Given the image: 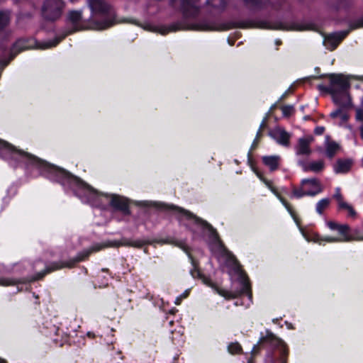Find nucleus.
<instances>
[{
	"mask_svg": "<svg viewBox=\"0 0 363 363\" xmlns=\"http://www.w3.org/2000/svg\"><path fill=\"white\" fill-rule=\"evenodd\" d=\"M163 206L166 209L174 212L179 223L192 232L194 238H196L199 235L200 232L208 233L211 240L210 247L211 251L216 255L219 262L229 269L228 273L230 274L233 272L238 276L240 289L235 291H229L218 289L206 277H202L203 282L214 288L219 295L227 299L234 298L241 294H246L249 300L248 306L252 302V293L249 280L241 270L240 266L235 257L224 247L213 227L206 221L198 218L184 208L174 205L163 204Z\"/></svg>",
	"mask_w": 363,
	"mask_h": 363,
	"instance_id": "nucleus-1",
	"label": "nucleus"
},
{
	"mask_svg": "<svg viewBox=\"0 0 363 363\" xmlns=\"http://www.w3.org/2000/svg\"><path fill=\"white\" fill-rule=\"evenodd\" d=\"M255 173L256 174L257 177L261 181H262L265 184V185L271 190V191L278 198V199L281 201L283 206L286 208L287 211L289 213L291 216L293 218V219L298 226L303 237L308 242H317L320 245L323 241L327 242H347L350 240V236L348 235L349 226L346 224L342 225L334 221H328L326 223V225L330 230H337L340 234V236L338 237L325 236L322 238L318 234L314 232L304 230L302 228L299 226L298 219L289 203L283 197H281V195L278 193V191L272 186L271 182L265 179L263 177L262 174L257 170H255Z\"/></svg>",
	"mask_w": 363,
	"mask_h": 363,
	"instance_id": "nucleus-2",
	"label": "nucleus"
},
{
	"mask_svg": "<svg viewBox=\"0 0 363 363\" xmlns=\"http://www.w3.org/2000/svg\"><path fill=\"white\" fill-rule=\"evenodd\" d=\"M91 10L89 28L97 30L106 29L113 25V11L103 0H88Z\"/></svg>",
	"mask_w": 363,
	"mask_h": 363,
	"instance_id": "nucleus-3",
	"label": "nucleus"
},
{
	"mask_svg": "<svg viewBox=\"0 0 363 363\" xmlns=\"http://www.w3.org/2000/svg\"><path fill=\"white\" fill-rule=\"evenodd\" d=\"M329 91L332 94L334 102L345 108L352 107V99L348 90L352 85V80L356 77H346L342 74H330Z\"/></svg>",
	"mask_w": 363,
	"mask_h": 363,
	"instance_id": "nucleus-4",
	"label": "nucleus"
},
{
	"mask_svg": "<svg viewBox=\"0 0 363 363\" xmlns=\"http://www.w3.org/2000/svg\"><path fill=\"white\" fill-rule=\"evenodd\" d=\"M67 22L72 27L69 31L65 33L62 37L56 38L53 40L42 43L39 48L42 49H47L55 47L68 34L84 28V26L82 25V12L79 11H69L68 13Z\"/></svg>",
	"mask_w": 363,
	"mask_h": 363,
	"instance_id": "nucleus-5",
	"label": "nucleus"
},
{
	"mask_svg": "<svg viewBox=\"0 0 363 363\" xmlns=\"http://www.w3.org/2000/svg\"><path fill=\"white\" fill-rule=\"evenodd\" d=\"M322 191V186L317 179H304L299 189H294L291 198L300 199L304 196H315Z\"/></svg>",
	"mask_w": 363,
	"mask_h": 363,
	"instance_id": "nucleus-6",
	"label": "nucleus"
},
{
	"mask_svg": "<svg viewBox=\"0 0 363 363\" xmlns=\"http://www.w3.org/2000/svg\"><path fill=\"white\" fill-rule=\"evenodd\" d=\"M62 0H46L42 7L43 16L48 21L59 18L64 8Z\"/></svg>",
	"mask_w": 363,
	"mask_h": 363,
	"instance_id": "nucleus-7",
	"label": "nucleus"
},
{
	"mask_svg": "<svg viewBox=\"0 0 363 363\" xmlns=\"http://www.w3.org/2000/svg\"><path fill=\"white\" fill-rule=\"evenodd\" d=\"M347 34L348 31L344 30L328 35L324 39V45L327 49L333 50Z\"/></svg>",
	"mask_w": 363,
	"mask_h": 363,
	"instance_id": "nucleus-8",
	"label": "nucleus"
},
{
	"mask_svg": "<svg viewBox=\"0 0 363 363\" xmlns=\"http://www.w3.org/2000/svg\"><path fill=\"white\" fill-rule=\"evenodd\" d=\"M298 164L304 172H313L315 173L321 172L325 167L323 160H318L313 162H306L301 160L298 161Z\"/></svg>",
	"mask_w": 363,
	"mask_h": 363,
	"instance_id": "nucleus-9",
	"label": "nucleus"
},
{
	"mask_svg": "<svg viewBox=\"0 0 363 363\" xmlns=\"http://www.w3.org/2000/svg\"><path fill=\"white\" fill-rule=\"evenodd\" d=\"M269 135L279 144L284 146L289 145L290 135L283 128L280 127L274 128L270 131Z\"/></svg>",
	"mask_w": 363,
	"mask_h": 363,
	"instance_id": "nucleus-10",
	"label": "nucleus"
},
{
	"mask_svg": "<svg viewBox=\"0 0 363 363\" xmlns=\"http://www.w3.org/2000/svg\"><path fill=\"white\" fill-rule=\"evenodd\" d=\"M313 140L311 135L301 138L298 140L296 147V153L297 155H309L311 152L310 145Z\"/></svg>",
	"mask_w": 363,
	"mask_h": 363,
	"instance_id": "nucleus-11",
	"label": "nucleus"
},
{
	"mask_svg": "<svg viewBox=\"0 0 363 363\" xmlns=\"http://www.w3.org/2000/svg\"><path fill=\"white\" fill-rule=\"evenodd\" d=\"M352 165L351 160H338L333 166V170L335 174H346L350 170Z\"/></svg>",
	"mask_w": 363,
	"mask_h": 363,
	"instance_id": "nucleus-12",
	"label": "nucleus"
},
{
	"mask_svg": "<svg viewBox=\"0 0 363 363\" xmlns=\"http://www.w3.org/2000/svg\"><path fill=\"white\" fill-rule=\"evenodd\" d=\"M262 162L270 171H275L279 165L280 157L278 155L264 156L262 157Z\"/></svg>",
	"mask_w": 363,
	"mask_h": 363,
	"instance_id": "nucleus-13",
	"label": "nucleus"
},
{
	"mask_svg": "<svg viewBox=\"0 0 363 363\" xmlns=\"http://www.w3.org/2000/svg\"><path fill=\"white\" fill-rule=\"evenodd\" d=\"M330 117L336 121L340 125H342L349 118V114L342 108H340L330 113Z\"/></svg>",
	"mask_w": 363,
	"mask_h": 363,
	"instance_id": "nucleus-14",
	"label": "nucleus"
},
{
	"mask_svg": "<svg viewBox=\"0 0 363 363\" xmlns=\"http://www.w3.org/2000/svg\"><path fill=\"white\" fill-rule=\"evenodd\" d=\"M160 242L162 244H172V245H176V246L180 247L181 249H182L184 252H186L188 254L189 257L191 261L192 265L196 269V264L195 263V261L192 259L191 255L188 253V247H187L186 245L183 241H179V240H176L174 239H167V240H161Z\"/></svg>",
	"mask_w": 363,
	"mask_h": 363,
	"instance_id": "nucleus-15",
	"label": "nucleus"
},
{
	"mask_svg": "<svg viewBox=\"0 0 363 363\" xmlns=\"http://www.w3.org/2000/svg\"><path fill=\"white\" fill-rule=\"evenodd\" d=\"M33 47V43L26 40H19L13 45L12 52L16 55L17 52L24 50L30 49Z\"/></svg>",
	"mask_w": 363,
	"mask_h": 363,
	"instance_id": "nucleus-16",
	"label": "nucleus"
},
{
	"mask_svg": "<svg viewBox=\"0 0 363 363\" xmlns=\"http://www.w3.org/2000/svg\"><path fill=\"white\" fill-rule=\"evenodd\" d=\"M340 147L337 143L333 141H327L325 147L326 155L332 158L338 151Z\"/></svg>",
	"mask_w": 363,
	"mask_h": 363,
	"instance_id": "nucleus-17",
	"label": "nucleus"
},
{
	"mask_svg": "<svg viewBox=\"0 0 363 363\" xmlns=\"http://www.w3.org/2000/svg\"><path fill=\"white\" fill-rule=\"evenodd\" d=\"M276 352H278L281 356L280 363H286L283 356L287 354V347L284 342H277Z\"/></svg>",
	"mask_w": 363,
	"mask_h": 363,
	"instance_id": "nucleus-18",
	"label": "nucleus"
},
{
	"mask_svg": "<svg viewBox=\"0 0 363 363\" xmlns=\"http://www.w3.org/2000/svg\"><path fill=\"white\" fill-rule=\"evenodd\" d=\"M330 201L329 199H323L320 200L315 207L316 212L321 215L323 214L324 210H325L330 205Z\"/></svg>",
	"mask_w": 363,
	"mask_h": 363,
	"instance_id": "nucleus-19",
	"label": "nucleus"
},
{
	"mask_svg": "<svg viewBox=\"0 0 363 363\" xmlns=\"http://www.w3.org/2000/svg\"><path fill=\"white\" fill-rule=\"evenodd\" d=\"M20 282H21V281L19 279L6 278V277H0V286H8L18 284Z\"/></svg>",
	"mask_w": 363,
	"mask_h": 363,
	"instance_id": "nucleus-20",
	"label": "nucleus"
},
{
	"mask_svg": "<svg viewBox=\"0 0 363 363\" xmlns=\"http://www.w3.org/2000/svg\"><path fill=\"white\" fill-rule=\"evenodd\" d=\"M207 4L213 8L223 9L226 5V0H207Z\"/></svg>",
	"mask_w": 363,
	"mask_h": 363,
	"instance_id": "nucleus-21",
	"label": "nucleus"
},
{
	"mask_svg": "<svg viewBox=\"0 0 363 363\" xmlns=\"http://www.w3.org/2000/svg\"><path fill=\"white\" fill-rule=\"evenodd\" d=\"M228 350L230 354H235L240 353L242 351V348L238 342H232L228 346Z\"/></svg>",
	"mask_w": 363,
	"mask_h": 363,
	"instance_id": "nucleus-22",
	"label": "nucleus"
},
{
	"mask_svg": "<svg viewBox=\"0 0 363 363\" xmlns=\"http://www.w3.org/2000/svg\"><path fill=\"white\" fill-rule=\"evenodd\" d=\"M9 21V14L7 12H0V30L6 26Z\"/></svg>",
	"mask_w": 363,
	"mask_h": 363,
	"instance_id": "nucleus-23",
	"label": "nucleus"
},
{
	"mask_svg": "<svg viewBox=\"0 0 363 363\" xmlns=\"http://www.w3.org/2000/svg\"><path fill=\"white\" fill-rule=\"evenodd\" d=\"M145 241L141 240H133L126 241L125 245L139 248L143 247L145 245Z\"/></svg>",
	"mask_w": 363,
	"mask_h": 363,
	"instance_id": "nucleus-24",
	"label": "nucleus"
},
{
	"mask_svg": "<svg viewBox=\"0 0 363 363\" xmlns=\"http://www.w3.org/2000/svg\"><path fill=\"white\" fill-rule=\"evenodd\" d=\"M267 0H244V1L252 6H262Z\"/></svg>",
	"mask_w": 363,
	"mask_h": 363,
	"instance_id": "nucleus-25",
	"label": "nucleus"
},
{
	"mask_svg": "<svg viewBox=\"0 0 363 363\" xmlns=\"http://www.w3.org/2000/svg\"><path fill=\"white\" fill-rule=\"evenodd\" d=\"M151 30L158 32L162 35H165L169 32L170 29L164 26H153L151 28Z\"/></svg>",
	"mask_w": 363,
	"mask_h": 363,
	"instance_id": "nucleus-26",
	"label": "nucleus"
},
{
	"mask_svg": "<svg viewBox=\"0 0 363 363\" xmlns=\"http://www.w3.org/2000/svg\"><path fill=\"white\" fill-rule=\"evenodd\" d=\"M281 111L284 116H289L294 112L293 106H284L281 107Z\"/></svg>",
	"mask_w": 363,
	"mask_h": 363,
	"instance_id": "nucleus-27",
	"label": "nucleus"
},
{
	"mask_svg": "<svg viewBox=\"0 0 363 363\" xmlns=\"http://www.w3.org/2000/svg\"><path fill=\"white\" fill-rule=\"evenodd\" d=\"M259 340H279L275 337L274 335L272 333L267 330L266 336L260 337Z\"/></svg>",
	"mask_w": 363,
	"mask_h": 363,
	"instance_id": "nucleus-28",
	"label": "nucleus"
},
{
	"mask_svg": "<svg viewBox=\"0 0 363 363\" xmlns=\"http://www.w3.org/2000/svg\"><path fill=\"white\" fill-rule=\"evenodd\" d=\"M356 120L357 121H363V109L362 108H357L356 109Z\"/></svg>",
	"mask_w": 363,
	"mask_h": 363,
	"instance_id": "nucleus-29",
	"label": "nucleus"
},
{
	"mask_svg": "<svg viewBox=\"0 0 363 363\" xmlns=\"http://www.w3.org/2000/svg\"><path fill=\"white\" fill-rule=\"evenodd\" d=\"M334 199H335V200L337 201L343 199V196L340 193V187H337L335 189V194H334L333 196Z\"/></svg>",
	"mask_w": 363,
	"mask_h": 363,
	"instance_id": "nucleus-30",
	"label": "nucleus"
},
{
	"mask_svg": "<svg viewBox=\"0 0 363 363\" xmlns=\"http://www.w3.org/2000/svg\"><path fill=\"white\" fill-rule=\"evenodd\" d=\"M337 203H338L339 208L341 209L347 210L350 206V205L348 204L347 203H346L345 201H344L343 199L337 201Z\"/></svg>",
	"mask_w": 363,
	"mask_h": 363,
	"instance_id": "nucleus-31",
	"label": "nucleus"
},
{
	"mask_svg": "<svg viewBox=\"0 0 363 363\" xmlns=\"http://www.w3.org/2000/svg\"><path fill=\"white\" fill-rule=\"evenodd\" d=\"M137 204L140 205V206H150L155 205V203L152 201H138L137 203Z\"/></svg>",
	"mask_w": 363,
	"mask_h": 363,
	"instance_id": "nucleus-32",
	"label": "nucleus"
},
{
	"mask_svg": "<svg viewBox=\"0 0 363 363\" xmlns=\"http://www.w3.org/2000/svg\"><path fill=\"white\" fill-rule=\"evenodd\" d=\"M347 212H348V215L351 217H355L356 216V212L353 209V208L350 206L347 209Z\"/></svg>",
	"mask_w": 363,
	"mask_h": 363,
	"instance_id": "nucleus-33",
	"label": "nucleus"
},
{
	"mask_svg": "<svg viewBox=\"0 0 363 363\" xmlns=\"http://www.w3.org/2000/svg\"><path fill=\"white\" fill-rule=\"evenodd\" d=\"M325 130V128L324 127H322V126H320V127H317L315 129V134L317 135H321L323 133Z\"/></svg>",
	"mask_w": 363,
	"mask_h": 363,
	"instance_id": "nucleus-34",
	"label": "nucleus"
},
{
	"mask_svg": "<svg viewBox=\"0 0 363 363\" xmlns=\"http://www.w3.org/2000/svg\"><path fill=\"white\" fill-rule=\"evenodd\" d=\"M354 86L357 89L362 88L363 89V79H361L359 82H357L356 84H354Z\"/></svg>",
	"mask_w": 363,
	"mask_h": 363,
	"instance_id": "nucleus-35",
	"label": "nucleus"
},
{
	"mask_svg": "<svg viewBox=\"0 0 363 363\" xmlns=\"http://www.w3.org/2000/svg\"><path fill=\"white\" fill-rule=\"evenodd\" d=\"M192 277H196V276H200L199 272H191Z\"/></svg>",
	"mask_w": 363,
	"mask_h": 363,
	"instance_id": "nucleus-36",
	"label": "nucleus"
},
{
	"mask_svg": "<svg viewBox=\"0 0 363 363\" xmlns=\"http://www.w3.org/2000/svg\"><path fill=\"white\" fill-rule=\"evenodd\" d=\"M188 295H189V291H186L182 295H181L180 298H184L187 297Z\"/></svg>",
	"mask_w": 363,
	"mask_h": 363,
	"instance_id": "nucleus-37",
	"label": "nucleus"
},
{
	"mask_svg": "<svg viewBox=\"0 0 363 363\" xmlns=\"http://www.w3.org/2000/svg\"><path fill=\"white\" fill-rule=\"evenodd\" d=\"M87 335H88L89 338H96V336H95V335L94 333H88Z\"/></svg>",
	"mask_w": 363,
	"mask_h": 363,
	"instance_id": "nucleus-38",
	"label": "nucleus"
},
{
	"mask_svg": "<svg viewBox=\"0 0 363 363\" xmlns=\"http://www.w3.org/2000/svg\"><path fill=\"white\" fill-rule=\"evenodd\" d=\"M359 129H360V135H361V138L363 140V125L360 127Z\"/></svg>",
	"mask_w": 363,
	"mask_h": 363,
	"instance_id": "nucleus-39",
	"label": "nucleus"
},
{
	"mask_svg": "<svg viewBox=\"0 0 363 363\" xmlns=\"http://www.w3.org/2000/svg\"><path fill=\"white\" fill-rule=\"evenodd\" d=\"M0 363H6L4 359L0 358Z\"/></svg>",
	"mask_w": 363,
	"mask_h": 363,
	"instance_id": "nucleus-40",
	"label": "nucleus"
},
{
	"mask_svg": "<svg viewBox=\"0 0 363 363\" xmlns=\"http://www.w3.org/2000/svg\"><path fill=\"white\" fill-rule=\"evenodd\" d=\"M361 104H362V107L363 108V95H362V97L361 99Z\"/></svg>",
	"mask_w": 363,
	"mask_h": 363,
	"instance_id": "nucleus-41",
	"label": "nucleus"
},
{
	"mask_svg": "<svg viewBox=\"0 0 363 363\" xmlns=\"http://www.w3.org/2000/svg\"><path fill=\"white\" fill-rule=\"evenodd\" d=\"M281 43V41L279 40H276V44L279 45Z\"/></svg>",
	"mask_w": 363,
	"mask_h": 363,
	"instance_id": "nucleus-42",
	"label": "nucleus"
},
{
	"mask_svg": "<svg viewBox=\"0 0 363 363\" xmlns=\"http://www.w3.org/2000/svg\"><path fill=\"white\" fill-rule=\"evenodd\" d=\"M286 325H287V327H288L289 328H291V323H286Z\"/></svg>",
	"mask_w": 363,
	"mask_h": 363,
	"instance_id": "nucleus-43",
	"label": "nucleus"
},
{
	"mask_svg": "<svg viewBox=\"0 0 363 363\" xmlns=\"http://www.w3.org/2000/svg\"><path fill=\"white\" fill-rule=\"evenodd\" d=\"M60 267H58V266H57V267H56L55 268H54V269H58V268H60ZM52 270H53V269H52ZM50 271H51V269H50Z\"/></svg>",
	"mask_w": 363,
	"mask_h": 363,
	"instance_id": "nucleus-44",
	"label": "nucleus"
},
{
	"mask_svg": "<svg viewBox=\"0 0 363 363\" xmlns=\"http://www.w3.org/2000/svg\"><path fill=\"white\" fill-rule=\"evenodd\" d=\"M90 253V252H87L86 254V257H87L89 255V254Z\"/></svg>",
	"mask_w": 363,
	"mask_h": 363,
	"instance_id": "nucleus-45",
	"label": "nucleus"
},
{
	"mask_svg": "<svg viewBox=\"0 0 363 363\" xmlns=\"http://www.w3.org/2000/svg\"><path fill=\"white\" fill-rule=\"evenodd\" d=\"M83 259H84V257H82V258L80 257V258L78 259V261L82 260Z\"/></svg>",
	"mask_w": 363,
	"mask_h": 363,
	"instance_id": "nucleus-46",
	"label": "nucleus"
},
{
	"mask_svg": "<svg viewBox=\"0 0 363 363\" xmlns=\"http://www.w3.org/2000/svg\"><path fill=\"white\" fill-rule=\"evenodd\" d=\"M264 121H263L262 123L261 124V127H262L264 125Z\"/></svg>",
	"mask_w": 363,
	"mask_h": 363,
	"instance_id": "nucleus-47",
	"label": "nucleus"
},
{
	"mask_svg": "<svg viewBox=\"0 0 363 363\" xmlns=\"http://www.w3.org/2000/svg\"><path fill=\"white\" fill-rule=\"evenodd\" d=\"M45 274V273H43V274L40 275V277H43Z\"/></svg>",
	"mask_w": 363,
	"mask_h": 363,
	"instance_id": "nucleus-48",
	"label": "nucleus"
},
{
	"mask_svg": "<svg viewBox=\"0 0 363 363\" xmlns=\"http://www.w3.org/2000/svg\"><path fill=\"white\" fill-rule=\"evenodd\" d=\"M262 28H268V27L266 26H262Z\"/></svg>",
	"mask_w": 363,
	"mask_h": 363,
	"instance_id": "nucleus-49",
	"label": "nucleus"
},
{
	"mask_svg": "<svg viewBox=\"0 0 363 363\" xmlns=\"http://www.w3.org/2000/svg\"><path fill=\"white\" fill-rule=\"evenodd\" d=\"M72 2H74L76 1L77 0H70Z\"/></svg>",
	"mask_w": 363,
	"mask_h": 363,
	"instance_id": "nucleus-50",
	"label": "nucleus"
},
{
	"mask_svg": "<svg viewBox=\"0 0 363 363\" xmlns=\"http://www.w3.org/2000/svg\"><path fill=\"white\" fill-rule=\"evenodd\" d=\"M361 239H362V240H363V236L361 238Z\"/></svg>",
	"mask_w": 363,
	"mask_h": 363,
	"instance_id": "nucleus-51",
	"label": "nucleus"
},
{
	"mask_svg": "<svg viewBox=\"0 0 363 363\" xmlns=\"http://www.w3.org/2000/svg\"><path fill=\"white\" fill-rule=\"evenodd\" d=\"M250 363V362H249Z\"/></svg>",
	"mask_w": 363,
	"mask_h": 363,
	"instance_id": "nucleus-52",
	"label": "nucleus"
}]
</instances>
